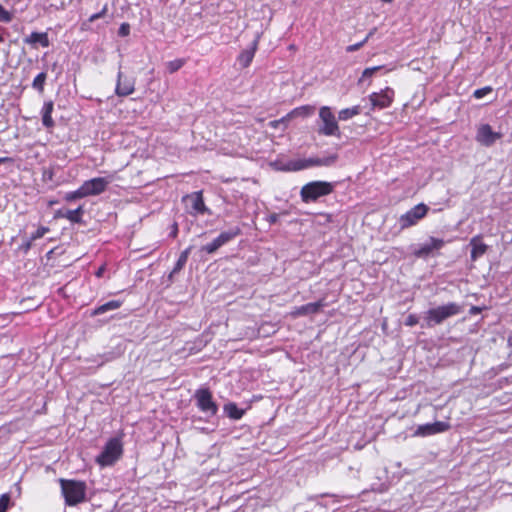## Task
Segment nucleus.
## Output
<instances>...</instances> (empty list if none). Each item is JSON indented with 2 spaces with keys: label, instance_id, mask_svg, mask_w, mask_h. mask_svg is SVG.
Wrapping results in <instances>:
<instances>
[{
  "label": "nucleus",
  "instance_id": "f257e3e1",
  "mask_svg": "<svg viewBox=\"0 0 512 512\" xmlns=\"http://www.w3.org/2000/svg\"><path fill=\"white\" fill-rule=\"evenodd\" d=\"M61 492L68 506H76L86 499V484L78 480H59Z\"/></svg>",
  "mask_w": 512,
  "mask_h": 512
},
{
  "label": "nucleus",
  "instance_id": "f03ea898",
  "mask_svg": "<svg viewBox=\"0 0 512 512\" xmlns=\"http://www.w3.org/2000/svg\"><path fill=\"white\" fill-rule=\"evenodd\" d=\"M461 312V305L455 302H449L445 305L429 309L425 313L424 320L427 327H433L435 325H440L446 319L456 316Z\"/></svg>",
  "mask_w": 512,
  "mask_h": 512
},
{
  "label": "nucleus",
  "instance_id": "7ed1b4c3",
  "mask_svg": "<svg viewBox=\"0 0 512 512\" xmlns=\"http://www.w3.org/2000/svg\"><path fill=\"white\" fill-rule=\"evenodd\" d=\"M334 184L327 181H311L302 186L300 197L304 203L316 202L320 197L331 194Z\"/></svg>",
  "mask_w": 512,
  "mask_h": 512
},
{
  "label": "nucleus",
  "instance_id": "20e7f679",
  "mask_svg": "<svg viewBox=\"0 0 512 512\" xmlns=\"http://www.w3.org/2000/svg\"><path fill=\"white\" fill-rule=\"evenodd\" d=\"M123 454V445L118 437L110 438L102 452L96 457V463L101 467L112 466Z\"/></svg>",
  "mask_w": 512,
  "mask_h": 512
},
{
  "label": "nucleus",
  "instance_id": "39448f33",
  "mask_svg": "<svg viewBox=\"0 0 512 512\" xmlns=\"http://www.w3.org/2000/svg\"><path fill=\"white\" fill-rule=\"evenodd\" d=\"M193 398L197 408L205 415L212 417L218 412V404L214 401L209 388H199L195 391Z\"/></svg>",
  "mask_w": 512,
  "mask_h": 512
},
{
  "label": "nucleus",
  "instance_id": "423d86ee",
  "mask_svg": "<svg viewBox=\"0 0 512 512\" xmlns=\"http://www.w3.org/2000/svg\"><path fill=\"white\" fill-rule=\"evenodd\" d=\"M429 207L424 203H419L399 217V226L401 230L416 225L420 220L426 217Z\"/></svg>",
  "mask_w": 512,
  "mask_h": 512
},
{
  "label": "nucleus",
  "instance_id": "0eeeda50",
  "mask_svg": "<svg viewBox=\"0 0 512 512\" xmlns=\"http://www.w3.org/2000/svg\"><path fill=\"white\" fill-rule=\"evenodd\" d=\"M319 117L322 121V126L319 127V134L325 136H339L340 130L336 118L328 106L320 108Z\"/></svg>",
  "mask_w": 512,
  "mask_h": 512
},
{
  "label": "nucleus",
  "instance_id": "6e6552de",
  "mask_svg": "<svg viewBox=\"0 0 512 512\" xmlns=\"http://www.w3.org/2000/svg\"><path fill=\"white\" fill-rule=\"evenodd\" d=\"M444 245L445 241L443 239L430 236L425 243L420 244L414 249L412 254L415 258L427 259L437 256Z\"/></svg>",
  "mask_w": 512,
  "mask_h": 512
},
{
  "label": "nucleus",
  "instance_id": "1a4fd4ad",
  "mask_svg": "<svg viewBox=\"0 0 512 512\" xmlns=\"http://www.w3.org/2000/svg\"><path fill=\"white\" fill-rule=\"evenodd\" d=\"M451 425L449 422L436 421L434 423H426L419 425L413 433L416 437H427L439 433H444L450 430Z\"/></svg>",
  "mask_w": 512,
  "mask_h": 512
},
{
  "label": "nucleus",
  "instance_id": "9d476101",
  "mask_svg": "<svg viewBox=\"0 0 512 512\" xmlns=\"http://www.w3.org/2000/svg\"><path fill=\"white\" fill-rule=\"evenodd\" d=\"M111 183V179L107 177H96L85 181L82 184L85 196H97L103 193L107 186Z\"/></svg>",
  "mask_w": 512,
  "mask_h": 512
},
{
  "label": "nucleus",
  "instance_id": "9b49d317",
  "mask_svg": "<svg viewBox=\"0 0 512 512\" xmlns=\"http://www.w3.org/2000/svg\"><path fill=\"white\" fill-rule=\"evenodd\" d=\"M501 137L502 134L494 132L489 124H482L477 129L476 141L483 146L490 147Z\"/></svg>",
  "mask_w": 512,
  "mask_h": 512
},
{
  "label": "nucleus",
  "instance_id": "f8f14e48",
  "mask_svg": "<svg viewBox=\"0 0 512 512\" xmlns=\"http://www.w3.org/2000/svg\"><path fill=\"white\" fill-rule=\"evenodd\" d=\"M184 201L188 208V212L192 215L204 214L207 211L201 192H195L191 195H187L184 197Z\"/></svg>",
  "mask_w": 512,
  "mask_h": 512
},
{
  "label": "nucleus",
  "instance_id": "ddd939ff",
  "mask_svg": "<svg viewBox=\"0 0 512 512\" xmlns=\"http://www.w3.org/2000/svg\"><path fill=\"white\" fill-rule=\"evenodd\" d=\"M135 91V80L133 78H129L124 76L123 73L119 70L117 74V84L115 88V93L119 97H125L131 95Z\"/></svg>",
  "mask_w": 512,
  "mask_h": 512
},
{
  "label": "nucleus",
  "instance_id": "4468645a",
  "mask_svg": "<svg viewBox=\"0 0 512 512\" xmlns=\"http://www.w3.org/2000/svg\"><path fill=\"white\" fill-rule=\"evenodd\" d=\"M469 245L471 247L470 258L476 261L488 251V245L483 242V236L478 234L470 239Z\"/></svg>",
  "mask_w": 512,
  "mask_h": 512
},
{
  "label": "nucleus",
  "instance_id": "2eb2a0df",
  "mask_svg": "<svg viewBox=\"0 0 512 512\" xmlns=\"http://www.w3.org/2000/svg\"><path fill=\"white\" fill-rule=\"evenodd\" d=\"M258 40L259 36H257L249 47L245 48L237 57V63L240 65L241 68H247L251 62L253 61V58L255 56V53L258 48Z\"/></svg>",
  "mask_w": 512,
  "mask_h": 512
},
{
  "label": "nucleus",
  "instance_id": "dca6fc26",
  "mask_svg": "<svg viewBox=\"0 0 512 512\" xmlns=\"http://www.w3.org/2000/svg\"><path fill=\"white\" fill-rule=\"evenodd\" d=\"M23 42L32 46L39 44L46 48L50 46L48 34L46 32H32L29 36L23 39Z\"/></svg>",
  "mask_w": 512,
  "mask_h": 512
},
{
  "label": "nucleus",
  "instance_id": "f3484780",
  "mask_svg": "<svg viewBox=\"0 0 512 512\" xmlns=\"http://www.w3.org/2000/svg\"><path fill=\"white\" fill-rule=\"evenodd\" d=\"M323 306H324L323 301L307 303L300 307H296L295 310L292 312V314H293V316H304V315H309V314H316L321 310V308Z\"/></svg>",
  "mask_w": 512,
  "mask_h": 512
},
{
  "label": "nucleus",
  "instance_id": "a211bd4d",
  "mask_svg": "<svg viewBox=\"0 0 512 512\" xmlns=\"http://www.w3.org/2000/svg\"><path fill=\"white\" fill-rule=\"evenodd\" d=\"M54 110V103L53 101H45L43 104V107L41 109V115H42V124L44 127L50 129L54 127L55 123L52 118V113Z\"/></svg>",
  "mask_w": 512,
  "mask_h": 512
},
{
  "label": "nucleus",
  "instance_id": "6ab92c4d",
  "mask_svg": "<svg viewBox=\"0 0 512 512\" xmlns=\"http://www.w3.org/2000/svg\"><path fill=\"white\" fill-rule=\"evenodd\" d=\"M311 168L310 159H294L287 161L280 169L282 171H300L304 169Z\"/></svg>",
  "mask_w": 512,
  "mask_h": 512
},
{
  "label": "nucleus",
  "instance_id": "aec40b11",
  "mask_svg": "<svg viewBox=\"0 0 512 512\" xmlns=\"http://www.w3.org/2000/svg\"><path fill=\"white\" fill-rule=\"evenodd\" d=\"M310 166L311 167H331L335 165L338 160L337 154H329L323 157H310Z\"/></svg>",
  "mask_w": 512,
  "mask_h": 512
},
{
  "label": "nucleus",
  "instance_id": "412c9836",
  "mask_svg": "<svg viewBox=\"0 0 512 512\" xmlns=\"http://www.w3.org/2000/svg\"><path fill=\"white\" fill-rule=\"evenodd\" d=\"M223 411L225 415L231 420H240L246 412L245 409L239 408L234 402L226 403L223 406Z\"/></svg>",
  "mask_w": 512,
  "mask_h": 512
},
{
  "label": "nucleus",
  "instance_id": "4be33fe9",
  "mask_svg": "<svg viewBox=\"0 0 512 512\" xmlns=\"http://www.w3.org/2000/svg\"><path fill=\"white\" fill-rule=\"evenodd\" d=\"M122 304H123V301H121V300L108 301L102 305L97 306L93 310L92 315H94V316L101 315L108 311L116 310V309L120 308L122 306Z\"/></svg>",
  "mask_w": 512,
  "mask_h": 512
},
{
  "label": "nucleus",
  "instance_id": "5701e85b",
  "mask_svg": "<svg viewBox=\"0 0 512 512\" xmlns=\"http://www.w3.org/2000/svg\"><path fill=\"white\" fill-rule=\"evenodd\" d=\"M241 234V228L239 226L231 227L230 229L221 232L217 238L221 241L223 246L230 241H232L234 238L239 236Z\"/></svg>",
  "mask_w": 512,
  "mask_h": 512
},
{
  "label": "nucleus",
  "instance_id": "b1692460",
  "mask_svg": "<svg viewBox=\"0 0 512 512\" xmlns=\"http://www.w3.org/2000/svg\"><path fill=\"white\" fill-rule=\"evenodd\" d=\"M190 250H191V247L185 249L179 256L178 260L176 261L175 263V266L173 268V270L171 271V273L169 274V280H172L173 276L175 274H177L178 272H180L183 267L185 266L187 260H188V257H189V253H190Z\"/></svg>",
  "mask_w": 512,
  "mask_h": 512
},
{
  "label": "nucleus",
  "instance_id": "393cba45",
  "mask_svg": "<svg viewBox=\"0 0 512 512\" xmlns=\"http://www.w3.org/2000/svg\"><path fill=\"white\" fill-rule=\"evenodd\" d=\"M84 214L83 206H79L75 210H67L63 214V218L69 220L71 223L81 224L83 222L82 216Z\"/></svg>",
  "mask_w": 512,
  "mask_h": 512
},
{
  "label": "nucleus",
  "instance_id": "a878e982",
  "mask_svg": "<svg viewBox=\"0 0 512 512\" xmlns=\"http://www.w3.org/2000/svg\"><path fill=\"white\" fill-rule=\"evenodd\" d=\"M360 113L359 106H353L351 108H345L339 111L338 118L339 120L346 121L351 119L352 117L358 115Z\"/></svg>",
  "mask_w": 512,
  "mask_h": 512
},
{
  "label": "nucleus",
  "instance_id": "bb28decb",
  "mask_svg": "<svg viewBox=\"0 0 512 512\" xmlns=\"http://www.w3.org/2000/svg\"><path fill=\"white\" fill-rule=\"evenodd\" d=\"M314 111H315V107H313V106H310V105L301 106V107L295 108L290 113V116H293V117H308V116L312 115L314 113Z\"/></svg>",
  "mask_w": 512,
  "mask_h": 512
},
{
  "label": "nucleus",
  "instance_id": "cd10ccee",
  "mask_svg": "<svg viewBox=\"0 0 512 512\" xmlns=\"http://www.w3.org/2000/svg\"><path fill=\"white\" fill-rule=\"evenodd\" d=\"M369 100L371 102L372 110L376 108L382 109L384 107V91L381 90L380 93H372Z\"/></svg>",
  "mask_w": 512,
  "mask_h": 512
},
{
  "label": "nucleus",
  "instance_id": "c85d7f7f",
  "mask_svg": "<svg viewBox=\"0 0 512 512\" xmlns=\"http://www.w3.org/2000/svg\"><path fill=\"white\" fill-rule=\"evenodd\" d=\"M47 79V74L45 72H41L34 78L32 82V87L38 92L42 93L44 91V84Z\"/></svg>",
  "mask_w": 512,
  "mask_h": 512
},
{
  "label": "nucleus",
  "instance_id": "c756f323",
  "mask_svg": "<svg viewBox=\"0 0 512 512\" xmlns=\"http://www.w3.org/2000/svg\"><path fill=\"white\" fill-rule=\"evenodd\" d=\"M223 244L221 241L216 237L212 242L204 245L201 247V251H204L208 254L215 253L220 247H222Z\"/></svg>",
  "mask_w": 512,
  "mask_h": 512
},
{
  "label": "nucleus",
  "instance_id": "7c9ffc66",
  "mask_svg": "<svg viewBox=\"0 0 512 512\" xmlns=\"http://www.w3.org/2000/svg\"><path fill=\"white\" fill-rule=\"evenodd\" d=\"M84 197H86V196H85L83 187L81 185L77 190L66 193L65 200L68 202H72V201H75L77 199L84 198Z\"/></svg>",
  "mask_w": 512,
  "mask_h": 512
},
{
  "label": "nucleus",
  "instance_id": "2f4dec72",
  "mask_svg": "<svg viewBox=\"0 0 512 512\" xmlns=\"http://www.w3.org/2000/svg\"><path fill=\"white\" fill-rule=\"evenodd\" d=\"M185 64L184 59H175L166 63V67L169 73H175Z\"/></svg>",
  "mask_w": 512,
  "mask_h": 512
},
{
  "label": "nucleus",
  "instance_id": "473e14b6",
  "mask_svg": "<svg viewBox=\"0 0 512 512\" xmlns=\"http://www.w3.org/2000/svg\"><path fill=\"white\" fill-rule=\"evenodd\" d=\"M13 19V14L6 10L2 4H0V22L9 23Z\"/></svg>",
  "mask_w": 512,
  "mask_h": 512
},
{
  "label": "nucleus",
  "instance_id": "72a5a7b5",
  "mask_svg": "<svg viewBox=\"0 0 512 512\" xmlns=\"http://www.w3.org/2000/svg\"><path fill=\"white\" fill-rule=\"evenodd\" d=\"M50 231L49 227L46 226H40L35 232H33L30 236L31 240L36 241L40 238H42L45 234H47Z\"/></svg>",
  "mask_w": 512,
  "mask_h": 512
},
{
  "label": "nucleus",
  "instance_id": "f704fd0d",
  "mask_svg": "<svg viewBox=\"0 0 512 512\" xmlns=\"http://www.w3.org/2000/svg\"><path fill=\"white\" fill-rule=\"evenodd\" d=\"M492 92V87L490 86H485L483 88H479V89H476L474 92H473V96L474 98L476 99H481L483 98L484 96H486L487 94L491 93Z\"/></svg>",
  "mask_w": 512,
  "mask_h": 512
},
{
  "label": "nucleus",
  "instance_id": "c9c22d12",
  "mask_svg": "<svg viewBox=\"0 0 512 512\" xmlns=\"http://www.w3.org/2000/svg\"><path fill=\"white\" fill-rule=\"evenodd\" d=\"M10 504V496L5 493L0 496V512H6Z\"/></svg>",
  "mask_w": 512,
  "mask_h": 512
},
{
  "label": "nucleus",
  "instance_id": "e433bc0d",
  "mask_svg": "<svg viewBox=\"0 0 512 512\" xmlns=\"http://www.w3.org/2000/svg\"><path fill=\"white\" fill-rule=\"evenodd\" d=\"M107 11H108V7H107V4H106V5H104V7L101 9V11H99V12H97V13H95V14H92V15L89 17L88 21H89L90 23L95 22L96 20H98V19H100V18L104 17V16H105V14L107 13Z\"/></svg>",
  "mask_w": 512,
  "mask_h": 512
},
{
  "label": "nucleus",
  "instance_id": "4c0bfd02",
  "mask_svg": "<svg viewBox=\"0 0 512 512\" xmlns=\"http://www.w3.org/2000/svg\"><path fill=\"white\" fill-rule=\"evenodd\" d=\"M381 69L380 66H376V67H372V68H366L363 73H362V77L360 78V82H364V80L368 77H371L373 73H375L376 71H379Z\"/></svg>",
  "mask_w": 512,
  "mask_h": 512
},
{
  "label": "nucleus",
  "instance_id": "58836bf2",
  "mask_svg": "<svg viewBox=\"0 0 512 512\" xmlns=\"http://www.w3.org/2000/svg\"><path fill=\"white\" fill-rule=\"evenodd\" d=\"M118 34L121 37H126L130 34V25L128 23H122L119 27Z\"/></svg>",
  "mask_w": 512,
  "mask_h": 512
},
{
  "label": "nucleus",
  "instance_id": "ea45409f",
  "mask_svg": "<svg viewBox=\"0 0 512 512\" xmlns=\"http://www.w3.org/2000/svg\"><path fill=\"white\" fill-rule=\"evenodd\" d=\"M54 177V171L50 168L43 169L42 179L44 182L52 181Z\"/></svg>",
  "mask_w": 512,
  "mask_h": 512
},
{
  "label": "nucleus",
  "instance_id": "a19ab883",
  "mask_svg": "<svg viewBox=\"0 0 512 512\" xmlns=\"http://www.w3.org/2000/svg\"><path fill=\"white\" fill-rule=\"evenodd\" d=\"M418 322H419V318H418V316H417V315H415V314H410V315H408V316H407V318H406V320H405V324H406L407 326H410V327L417 325V324H418Z\"/></svg>",
  "mask_w": 512,
  "mask_h": 512
},
{
  "label": "nucleus",
  "instance_id": "79ce46f5",
  "mask_svg": "<svg viewBox=\"0 0 512 512\" xmlns=\"http://www.w3.org/2000/svg\"><path fill=\"white\" fill-rule=\"evenodd\" d=\"M33 242L34 241L31 240V238L29 237L28 239L22 242L20 249L23 250L25 253L28 252L31 249Z\"/></svg>",
  "mask_w": 512,
  "mask_h": 512
},
{
  "label": "nucleus",
  "instance_id": "37998d69",
  "mask_svg": "<svg viewBox=\"0 0 512 512\" xmlns=\"http://www.w3.org/2000/svg\"><path fill=\"white\" fill-rule=\"evenodd\" d=\"M367 40V38H365L363 41L359 42V43H356V44H353V45H349L347 48H346V51L347 52H354L356 50H358L360 47H362V45L364 44V42Z\"/></svg>",
  "mask_w": 512,
  "mask_h": 512
},
{
  "label": "nucleus",
  "instance_id": "c03bdc74",
  "mask_svg": "<svg viewBox=\"0 0 512 512\" xmlns=\"http://www.w3.org/2000/svg\"><path fill=\"white\" fill-rule=\"evenodd\" d=\"M279 215L277 213H272L267 216V221L270 225H274L278 222Z\"/></svg>",
  "mask_w": 512,
  "mask_h": 512
},
{
  "label": "nucleus",
  "instance_id": "a18cd8bd",
  "mask_svg": "<svg viewBox=\"0 0 512 512\" xmlns=\"http://www.w3.org/2000/svg\"><path fill=\"white\" fill-rule=\"evenodd\" d=\"M482 312V308L479 306H472L469 310L470 315H478Z\"/></svg>",
  "mask_w": 512,
  "mask_h": 512
},
{
  "label": "nucleus",
  "instance_id": "49530a36",
  "mask_svg": "<svg viewBox=\"0 0 512 512\" xmlns=\"http://www.w3.org/2000/svg\"><path fill=\"white\" fill-rule=\"evenodd\" d=\"M104 272H105V267H104V266H101V267H99V268H98V270L95 272V275H96V277L100 278V277H102V276H103Z\"/></svg>",
  "mask_w": 512,
  "mask_h": 512
},
{
  "label": "nucleus",
  "instance_id": "de8ad7c7",
  "mask_svg": "<svg viewBox=\"0 0 512 512\" xmlns=\"http://www.w3.org/2000/svg\"><path fill=\"white\" fill-rule=\"evenodd\" d=\"M286 118H282L280 120H274L270 122V125L276 128L280 123L284 122Z\"/></svg>",
  "mask_w": 512,
  "mask_h": 512
},
{
  "label": "nucleus",
  "instance_id": "09e8293b",
  "mask_svg": "<svg viewBox=\"0 0 512 512\" xmlns=\"http://www.w3.org/2000/svg\"><path fill=\"white\" fill-rule=\"evenodd\" d=\"M13 159L10 157H0V164L12 163Z\"/></svg>",
  "mask_w": 512,
  "mask_h": 512
},
{
  "label": "nucleus",
  "instance_id": "8fccbe9b",
  "mask_svg": "<svg viewBox=\"0 0 512 512\" xmlns=\"http://www.w3.org/2000/svg\"><path fill=\"white\" fill-rule=\"evenodd\" d=\"M177 233H178V227H177V224H174L173 226V230L171 231L170 235L172 237H176L177 236Z\"/></svg>",
  "mask_w": 512,
  "mask_h": 512
},
{
  "label": "nucleus",
  "instance_id": "3c124183",
  "mask_svg": "<svg viewBox=\"0 0 512 512\" xmlns=\"http://www.w3.org/2000/svg\"><path fill=\"white\" fill-rule=\"evenodd\" d=\"M64 213H65V212H63L62 210H58V211L56 212V217L63 218V214H64Z\"/></svg>",
  "mask_w": 512,
  "mask_h": 512
},
{
  "label": "nucleus",
  "instance_id": "603ef678",
  "mask_svg": "<svg viewBox=\"0 0 512 512\" xmlns=\"http://www.w3.org/2000/svg\"><path fill=\"white\" fill-rule=\"evenodd\" d=\"M507 343L510 347H512V333L508 336Z\"/></svg>",
  "mask_w": 512,
  "mask_h": 512
},
{
  "label": "nucleus",
  "instance_id": "864d4df0",
  "mask_svg": "<svg viewBox=\"0 0 512 512\" xmlns=\"http://www.w3.org/2000/svg\"><path fill=\"white\" fill-rule=\"evenodd\" d=\"M1 30H4V28L0 27V31ZM4 42V37L2 36V34L0 33V43Z\"/></svg>",
  "mask_w": 512,
  "mask_h": 512
},
{
  "label": "nucleus",
  "instance_id": "5fc2aeb1",
  "mask_svg": "<svg viewBox=\"0 0 512 512\" xmlns=\"http://www.w3.org/2000/svg\"><path fill=\"white\" fill-rule=\"evenodd\" d=\"M386 100L388 99V88L386 87V94H385ZM386 106H388V103L386 102Z\"/></svg>",
  "mask_w": 512,
  "mask_h": 512
},
{
  "label": "nucleus",
  "instance_id": "6e6d98bb",
  "mask_svg": "<svg viewBox=\"0 0 512 512\" xmlns=\"http://www.w3.org/2000/svg\"><path fill=\"white\" fill-rule=\"evenodd\" d=\"M381 329L384 331V322L381 323Z\"/></svg>",
  "mask_w": 512,
  "mask_h": 512
},
{
  "label": "nucleus",
  "instance_id": "4d7b16f0",
  "mask_svg": "<svg viewBox=\"0 0 512 512\" xmlns=\"http://www.w3.org/2000/svg\"><path fill=\"white\" fill-rule=\"evenodd\" d=\"M392 0H386V2H391Z\"/></svg>",
  "mask_w": 512,
  "mask_h": 512
}]
</instances>
